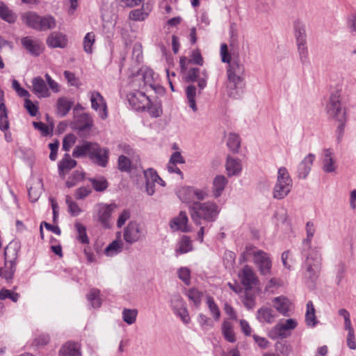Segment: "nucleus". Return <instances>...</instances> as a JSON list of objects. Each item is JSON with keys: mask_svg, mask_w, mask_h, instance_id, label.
I'll return each instance as SVG.
<instances>
[{"mask_svg": "<svg viewBox=\"0 0 356 356\" xmlns=\"http://www.w3.org/2000/svg\"><path fill=\"white\" fill-rule=\"evenodd\" d=\"M72 156L74 158L88 156L95 164L105 168L108 163L109 149L101 147L97 143L83 141L81 145L75 147Z\"/></svg>", "mask_w": 356, "mask_h": 356, "instance_id": "f257e3e1", "label": "nucleus"}, {"mask_svg": "<svg viewBox=\"0 0 356 356\" xmlns=\"http://www.w3.org/2000/svg\"><path fill=\"white\" fill-rule=\"evenodd\" d=\"M220 209L213 201L205 202H194L189 207V212L192 220L196 225H200L202 220L207 222H213L218 218Z\"/></svg>", "mask_w": 356, "mask_h": 356, "instance_id": "f03ea898", "label": "nucleus"}, {"mask_svg": "<svg viewBox=\"0 0 356 356\" xmlns=\"http://www.w3.org/2000/svg\"><path fill=\"white\" fill-rule=\"evenodd\" d=\"M227 74V89L230 97L238 99L245 86L243 74L244 66L237 60L229 61Z\"/></svg>", "mask_w": 356, "mask_h": 356, "instance_id": "7ed1b4c3", "label": "nucleus"}, {"mask_svg": "<svg viewBox=\"0 0 356 356\" xmlns=\"http://www.w3.org/2000/svg\"><path fill=\"white\" fill-rule=\"evenodd\" d=\"M302 255L306 257L302 264L304 279L314 283L318 277L321 270V254L316 248H313L309 252H305Z\"/></svg>", "mask_w": 356, "mask_h": 356, "instance_id": "20e7f679", "label": "nucleus"}, {"mask_svg": "<svg viewBox=\"0 0 356 356\" xmlns=\"http://www.w3.org/2000/svg\"><path fill=\"white\" fill-rule=\"evenodd\" d=\"M24 22L30 28L38 31H47L56 26V20L51 15H39L35 12H28L23 17Z\"/></svg>", "mask_w": 356, "mask_h": 356, "instance_id": "39448f33", "label": "nucleus"}, {"mask_svg": "<svg viewBox=\"0 0 356 356\" xmlns=\"http://www.w3.org/2000/svg\"><path fill=\"white\" fill-rule=\"evenodd\" d=\"M292 179L285 167L278 169L277 182L273 188V197L277 200L284 199L291 191Z\"/></svg>", "mask_w": 356, "mask_h": 356, "instance_id": "423d86ee", "label": "nucleus"}, {"mask_svg": "<svg viewBox=\"0 0 356 356\" xmlns=\"http://www.w3.org/2000/svg\"><path fill=\"white\" fill-rule=\"evenodd\" d=\"M246 252L253 257V261L261 275L269 276L271 275L272 259L267 252L256 250L254 247H247Z\"/></svg>", "mask_w": 356, "mask_h": 356, "instance_id": "0eeeda50", "label": "nucleus"}, {"mask_svg": "<svg viewBox=\"0 0 356 356\" xmlns=\"http://www.w3.org/2000/svg\"><path fill=\"white\" fill-rule=\"evenodd\" d=\"M19 247L15 242H11L5 249L6 268H0V276L7 280L13 278L15 271V261L17 257Z\"/></svg>", "mask_w": 356, "mask_h": 356, "instance_id": "6e6552de", "label": "nucleus"}, {"mask_svg": "<svg viewBox=\"0 0 356 356\" xmlns=\"http://www.w3.org/2000/svg\"><path fill=\"white\" fill-rule=\"evenodd\" d=\"M117 207L118 206L115 203L108 204L101 202L95 206V217L104 228L110 229L111 227V216Z\"/></svg>", "mask_w": 356, "mask_h": 356, "instance_id": "1a4fd4ad", "label": "nucleus"}, {"mask_svg": "<svg viewBox=\"0 0 356 356\" xmlns=\"http://www.w3.org/2000/svg\"><path fill=\"white\" fill-rule=\"evenodd\" d=\"M92 116L88 113H83L74 117L72 127L78 131L80 137L86 138L89 136L93 127Z\"/></svg>", "mask_w": 356, "mask_h": 356, "instance_id": "9d476101", "label": "nucleus"}, {"mask_svg": "<svg viewBox=\"0 0 356 356\" xmlns=\"http://www.w3.org/2000/svg\"><path fill=\"white\" fill-rule=\"evenodd\" d=\"M326 111L330 117L337 120H343L345 112L342 111L341 94L339 91H335L331 94L326 106Z\"/></svg>", "mask_w": 356, "mask_h": 356, "instance_id": "9b49d317", "label": "nucleus"}, {"mask_svg": "<svg viewBox=\"0 0 356 356\" xmlns=\"http://www.w3.org/2000/svg\"><path fill=\"white\" fill-rule=\"evenodd\" d=\"M298 323L295 319L289 318L284 323H279L268 332V337L273 339L286 338L289 335V332L296 327Z\"/></svg>", "mask_w": 356, "mask_h": 356, "instance_id": "f8f14e48", "label": "nucleus"}, {"mask_svg": "<svg viewBox=\"0 0 356 356\" xmlns=\"http://www.w3.org/2000/svg\"><path fill=\"white\" fill-rule=\"evenodd\" d=\"M127 100L136 111H145L146 106L150 103V99L145 93L139 90L128 94Z\"/></svg>", "mask_w": 356, "mask_h": 356, "instance_id": "ddd939ff", "label": "nucleus"}, {"mask_svg": "<svg viewBox=\"0 0 356 356\" xmlns=\"http://www.w3.org/2000/svg\"><path fill=\"white\" fill-rule=\"evenodd\" d=\"M143 235L140 225L136 221L129 222L124 228L123 238L129 244H133L140 241Z\"/></svg>", "mask_w": 356, "mask_h": 356, "instance_id": "4468645a", "label": "nucleus"}, {"mask_svg": "<svg viewBox=\"0 0 356 356\" xmlns=\"http://www.w3.org/2000/svg\"><path fill=\"white\" fill-rule=\"evenodd\" d=\"M140 73L143 77L144 86L149 87L154 90L156 93H161L163 92V88L156 81L157 75L154 72L152 69L145 68L140 70Z\"/></svg>", "mask_w": 356, "mask_h": 356, "instance_id": "2eb2a0df", "label": "nucleus"}, {"mask_svg": "<svg viewBox=\"0 0 356 356\" xmlns=\"http://www.w3.org/2000/svg\"><path fill=\"white\" fill-rule=\"evenodd\" d=\"M90 94L92 108L96 111H99V115L102 119H106L108 113L106 103L104 98L98 91H92Z\"/></svg>", "mask_w": 356, "mask_h": 356, "instance_id": "dca6fc26", "label": "nucleus"}, {"mask_svg": "<svg viewBox=\"0 0 356 356\" xmlns=\"http://www.w3.org/2000/svg\"><path fill=\"white\" fill-rule=\"evenodd\" d=\"M188 218L186 211H181L179 215L170 221V227L173 231H181L184 233L190 232L188 226Z\"/></svg>", "mask_w": 356, "mask_h": 356, "instance_id": "f3484780", "label": "nucleus"}, {"mask_svg": "<svg viewBox=\"0 0 356 356\" xmlns=\"http://www.w3.org/2000/svg\"><path fill=\"white\" fill-rule=\"evenodd\" d=\"M238 275L241 277L242 284L246 290L251 289L252 286L256 284L257 282L255 273L248 266H245Z\"/></svg>", "mask_w": 356, "mask_h": 356, "instance_id": "a211bd4d", "label": "nucleus"}, {"mask_svg": "<svg viewBox=\"0 0 356 356\" xmlns=\"http://www.w3.org/2000/svg\"><path fill=\"white\" fill-rule=\"evenodd\" d=\"M315 159V155L309 153L303 160L300 163L298 166L297 173L298 177L300 179H306L308 176L311 168Z\"/></svg>", "mask_w": 356, "mask_h": 356, "instance_id": "6ab92c4d", "label": "nucleus"}, {"mask_svg": "<svg viewBox=\"0 0 356 356\" xmlns=\"http://www.w3.org/2000/svg\"><path fill=\"white\" fill-rule=\"evenodd\" d=\"M322 169L325 172L331 173L337 169L336 160L334 158V153L330 149H325L322 156Z\"/></svg>", "mask_w": 356, "mask_h": 356, "instance_id": "aec40b11", "label": "nucleus"}, {"mask_svg": "<svg viewBox=\"0 0 356 356\" xmlns=\"http://www.w3.org/2000/svg\"><path fill=\"white\" fill-rule=\"evenodd\" d=\"M22 45L32 56H38L42 51L41 43L38 40H34L29 36L21 39Z\"/></svg>", "mask_w": 356, "mask_h": 356, "instance_id": "412c9836", "label": "nucleus"}, {"mask_svg": "<svg viewBox=\"0 0 356 356\" xmlns=\"http://www.w3.org/2000/svg\"><path fill=\"white\" fill-rule=\"evenodd\" d=\"M66 35L60 32H52L47 39V44L52 48H64L67 45Z\"/></svg>", "mask_w": 356, "mask_h": 356, "instance_id": "4be33fe9", "label": "nucleus"}, {"mask_svg": "<svg viewBox=\"0 0 356 356\" xmlns=\"http://www.w3.org/2000/svg\"><path fill=\"white\" fill-rule=\"evenodd\" d=\"M33 92L39 97H47L50 95L49 89L40 76L34 77L32 81Z\"/></svg>", "mask_w": 356, "mask_h": 356, "instance_id": "5701e85b", "label": "nucleus"}, {"mask_svg": "<svg viewBox=\"0 0 356 356\" xmlns=\"http://www.w3.org/2000/svg\"><path fill=\"white\" fill-rule=\"evenodd\" d=\"M60 356H81V345L79 343L67 341L59 350Z\"/></svg>", "mask_w": 356, "mask_h": 356, "instance_id": "b1692460", "label": "nucleus"}, {"mask_svg": "<svg viewBox=\"0 0 356 356\" xmlns=\"http://www.w3.org/2000/svg\"><path fill=\"white\" fill-rule=\"evenodd\" d=\"M276 317L274 310L266 306L259 308L257 312V318L261 323H273Z\"/></svg>", "mask_w": 356, "mask_h": 356, "instance_id": "393cba45", "label": "nucleus"}, {"mask_svg": "<svg viewBox=\"0 0 356 356\" xmlns=\"http://www.w3.org/2000/svg\"><path fill=\"white\" fill-rule=\"evenodd\" d=\"M274 308L281 314L288 316L290 310L291 302L284 296H279L273 300Z\"/></svg>", "mask_w": 356, "mask_h": 356, "instance_id": "a878e982", "label": "nucleus"}, {"mask_svg": "<svg viewBox=\"0 0 356 356\" xmlns=\"http://www.w3.org/2000/svg\"><path fill=\"white\" fill-rule=\"evenodd\" d=\"M228 181L223 175H217L213 180L212 194L214 198L219 197L224 191Z\"/></svg>", "mask_w": 356, "mask_h": 356, "instance_id": "bb28decb", "label": "nucleus"}, {"mask_svg": "<svg viewBox=\"0 0 356 356\" xmlns=\"http://www.w3.org/2000/svg\"><path fill=\"white\" fill-rule=\"evenodd\" d=\"M305 230L307 233V237L302 241V254H305V252L311 250L312 249V239L315 234L316 229L313 222L309 221L306 223Z\"/></svg>", "mask_w": 356, "mask_h": 356, "instance_id": "cd10ccee", "label": "nucleus"}, {"mask_svg": "<svg viewBox=\"0 0 356 356\" xmlns=\"http://www.w3.org/2000/svg\"><path fill=\"white\" fill-rule=\"evenodd\" d=\"M76 165V161L71 159L68 154H65L62 160L58 163V174L63 177L65 172Z\"/></svg>", "mask_w": 356, "mask_h": 356, "instance_id": "c85d7f7f", "label": "nucleus"}, {"mask_svg": "<svg viewBox=\"0 0 356 356\" xmlns=\"http://www.w3.org/2000/svg\"><path fill=\"white\" fill-rule=\"evenodd\" d=\"M242 170L240 160L234 159L229 156L227 158L226 170L229 177L238 175Z\"/></svg>", "mask_w": 356, "mask_h": 356, "instance_id": "c756f323", "label": "nucleus"}, {"mask_svg": "<svg viewBox=\"0 0 356 356\" xmlns=\"http://www.w3.org/2000/svg\"><path fill=\"white\" fill-rule=\"evenodd\" d=\"M73 102L68 100L66 97H60L56 103V114L59 117H65L70 111Z\"/></svg>", "mask_w": 356, "mask_h": 356, "instance_id": "7c9ffc66", "label": "nucleus"}, {"mask_svg": "<svg viewBox=\"0 0 356 356\" xmlns=\"http://www.w3.org/2000/svg\"><path fill=\"white\" fill-rule=\"evenodd\" d=\"M305 322L307 325L311 327H315L318 323L315 314V309L313 302L311 300L308 301L307 303Z\"/></svg>", "mask_w": 356, "mask_h": 356, "instance_id": "2f4dec72", "label": "nucleus"}, {"mask_svg": "<svg viewBox=\"0 0 356 356\" xmlns=\"http://www.w3.org/2000/svg\"><path fill=\"white\" fill-rule=\"evenodd\" d=\"M0 18L12 24L16 21L17 15L3 1H0Z\"/></svg>", "mask_w": 356, "mask_h": 356, "instance_id": "473e14b6", "label": "nucleus"}, {"mask_svg": "<svg viewBox=\"0 0 356 356\" xmlns=\"http://www.w3.org/2000/svg\"><path fill=\"white\" fill-rule=\"evenodd\" d=\"M193 186H184L177 191L179 200L184 203H193Z\"/></svg>", "mask_w": 356, "mask_h": 356, "instance_id": "72a5a7b5", "label": "nucleus"}, {"mask_svg": "<svg viewBox=\"0 0 356 356\" xmlns=\"http://www.w3.org/2000/svg\"><path fill=\"white\" fill-rule=\"evenodd\" d=\"M221 330L222 334L226 341L230 343H234L236 341V337L231 322L224 321L222 324Z\"/></svg>", "mask_w": 356, "mask_h": 356, "instance_id": "f704fd0d", "label": "nucleus"}, {"mask_svg": "<svg viewBox=\"0 0 356 356\" xmlns=\"http://www.w3.org/2000/svg\"><path fill=\"white\" fill-rule=\"evenodd\" d=\"M149 115L153 118H159L163 113L162 105L158 99L154 101L150 100V103L146 106V108Z\"/></svg>", "mask_w": 356, "mask_h": 356, "instance_id": "c9c22d12", "label": "nucleus"}, {"mask_svg": "<svg viewBox=\"0 0 356 356\" xmlns=\"http://www.w3.org/2000/svg\"><path fill=\"white\" fill-rule=\"evenodd\" d=\"M122 250V242L121 241L115 240L106 248L104 253L108 257H113L120 253Z\"/></svg>", "mask_w": 356, "mask_h": 356, "instance_id": "e433bc0d", "label": "nucleus"}, {"mask_svg": "<svg viewBox=\"0 0 356 356\" xmlns=\"http://www.w3.org/2000/svg\"><path fill=\"white\" fill-rule=\"evenodd\" d=\"M293 27L296 42H306L307 35L305 25L300 21H296Z\"/></svg>", "mask_w": 356, "mask_h": 356, "instance_id": "4c0bfd02", "label": "nucleus"}, {"mask_svg": "<svg viewBox=\"0 0 356 356\" xmlns=\"http://www.w3.org/2000/svg\"><path fill=\"white\" fill-rule=\"evenodd\" d=\"M88 180L92 184V188L97 192H103L108 186L107 180L104 177L89 178Z\"/></svg>", "mask_w": 356, "mask_h": 356, "instance_id": "58836bf2", "label": "nucleus"}, {"mask_svg": "<svg viewBox=\"0 0 356 356\" xmlns=\"http://www.w3.org/2000/svg\"><path fill=\"white\" fill-rule=\"evenodd\" d=\"M193 250L191 240L188 236H183L179 243V247L176 250L177 254H185Z\"/></svg>", "mask_w": 356, "mask_h": 356, "instance_id": "ea45409f", "label": "nucleus"}, {"mask_svg": "<svg viewBox=\"0 0 356 356\" xmlns=\"http://www.w3.org/2000/svg\"><path fill=\"white\" fill-rule=\"evenodd\" d=\"M186 94L188 100V106L192 110L195 112L197 110L195 97H196V88L193 85H190L186 88Z\"/></svg>", "mask_w": 356, "mask_h": 356, "instance_id": "a19ab883", "label": "nucleus"}, {"mask_svg": "<svg viewBox=\"0 0 356 356\" xmlns=\"http://www.w3.org/2000/svg\"><path fill=\"white\" fill-rule=\"evenodd\" d=\"M99 295L100 291L97 289H90L87 295V299L91 303L93 308H99L102 305V300Z\"/></svg>", "mask_w": 356, "mask_h": 356, "instance_id": "79ce46f5", "label": "nucleus"}, {"mask_svg": "<svg viewBox=\"0 0 356 356\" xmlns=\"http://www.w3.org/2000/svg\"><path fill=\"white\" fill-rule=\"evenodd\" d=\"M227 145L233 152H238L241 145L239 136L234 133H230L228 136Z\"/></svg>", "mask_w": 356, "mask_h": 356, "instance_id": "37998d69", "label": "nucleus"}, {"mask_svg": "<svg viewBox=\"0 0 356 356\" xmlns=\"http://www.w3.org/2000/svg\"><path fill=\"white\" fill-rule=\"evenodd\" d=\"M75 229L78 234L77 240L83 244H88L89 238L86 233V227L81 222H76L74 225Z\"/></svg>", "mask_w": 356, "mask_h": 356, "instance_id": "c03bdc74", "label": "nucleus"}, {"mask_svg": "<svg viewBox=\"0 0 356 356\" xmlns=\"http://www.w3.org/2000/svg\"><path fill=\"white\" fill-rule=\"evenodd\" d=\"M298 47V51L301 63L303 65H307L309 63V59L308 56V49L307 47V42H296Z\"/></svg>", "mask_w": 356, "mask_h": 356, "instance_id": "a18cd8bd", "label": "nucleus"}, {"mask_svg": "<svg viewBox=\"0 0 356 356\" xmlns=\"http://www.w3.org/2000/svg\"><path fill=\"white\" fill-rule=\"evenodd\" d=\"M122 314L124 321L128 325H132L136 321L138 311L135 309H124Z\"/></svg>", "mask_w": 356, "mask_h": 356, "instance_id": "49530a36", "label": "nucleus"}, {"mask_svg": "<svg viewBox=\"0 0 356 356\" xmlns=\"http://www.w3.org/2000/svg\"><path fill=\"white\" fill-rule=\"evenodd\" d=\"M207 304L211 314L213 315L215 321H218L220 316V312L218 306L214 301V299L211 296H208L207 300Z\"/></svg>", "mask_w": 356, "mask_h": 356, "instance_id": "de8ad7c7", "label": "nucleus"}, {"mask_svg": "<svg viewBox=\"0 0 356 356\" xmlns=\"http://www.w3.org/2000/svg\"><path fill=\"white\" fill-rule=\"evenodd\" d=\"M95 41V35L93 32L88 33L83 38V49L87 54H92V45Z\"/></svg>", "mask_w": 356, "mask_h": 356, "instance_id": "09e8293b", "label": "nucleus"}, {"mask_svg": "<svg viewBox=\"0 0 356 356\" xmlns=\"http://www.w3.org/2000/svg\"><path fill=\"white\" fill-rule=\"evenodd\" d=\"M66 204L68 207L69 213L73 216H77L81 212V209L76 202H74L70 195H67L65 198Z\"/></svg>", "mask_w": 356, "mask_h": 356, "instance_id": "8fccbe9b", "label": "nucleus"}, {"mask_svg": "<svg viewBox=\"0 0 356 356\" xmlns=\"http://www.w3.org/2000/svg\"><path fill=\"white\" fill-rule=\"evenodd\" d=\"M170 305L174 312L179 310V309H182V307H186L185 302H184L181 296L179 294H175L172 296L170 300Z\"/></svg>", "mask_w": 356, "mask_h": 356, "instance_id": "3c124183", "label": "nucleus"}, {"mask_svg": "<svg viewBox=\"0 0 356 356\" xmlns=\"http://www.w3.org/2000/svg\"><path fill=\"white\" fill-rule=\"evenodd\" d=\"M118 169L121 172L131 171V161L127 156L124 155H121L118 157Z\"/></svg>", "mask_w": 356, "mask_h": 356, "instance_id": "603ef678", "label": "nucleus"}, {"mask_svg": "<svg viewBox=\"0 0 356 356\" xmlns=\"http://www.w3.org/2000/svg\"><path fill=\"white\" fill-rule=\"evenodd\" d=\"M187 296L196 306H199L201 303L202 293L196 289H191L187 293Z\"/></svg>", "mask_w": 356, "mask_h": 356, "instance_id": "864d4df0", "label": "nucleus"}, {"mask_svg": "<svg viewBox=\"0 0 356 356\" xmlns=\"http://www.w3.org/2000/svg\"><path fill=\"white\" fill-rule=\"evenodd\" d=\"M19 298L17 293H15L9 289H2L0 291V300H3L6 298L10 299L13 302H16Z\"/></svg>", "mask_w": 356, "mask_h": 356, "instance_id": "5fc2aeb1", "label": "nucleus"}, {"mask_svg": "<svg viewBox=\"0 0 356 356\" xmlns=\"http://www.w3.org/2000/svg\"><path fill=\"white\" fill-rule=\"evenodd\" d=\"M202 76L200 70L197 67L190 68L186 74V81L187 82H195Z\"/></svg>", "mask_w": 356, "mask_h": 356, "instance_id": "6e6d98bb", "label": "nucleus"}, {"mask_svg": "<svg viewBox=\"0 0 356 356\" xmlns=\"http://www.w3.org/2000/svg\"><path fill=\"white\" fill-rule=\"evenodd\" d=\"M76 137L73 134H67L63 140V149L68 152L72 146L76 143Z\"/></svg>", "mask_w": 356, "mask_h": 356, "instance_id": "4d7b16f0", "label": "nucleus"}, {"mask_svg": "<svg viewBox=\"0 0 356 356\" xmlns=\"http://www.w3.org/2000/svg\"><path fill=\"white\" fill-rule=\"evenodd\" d=\"M272 0H257L256 9L261 13L268 12L271 7Z\"/></svg>", "mask_w": 356, "mask_h": 356, "instance_id": "13d9d810", "label": "nucleus"}, {"mask_svg": "<svg viewBox=\"0 0 356 356\" xmlns=\"http://www.w3.org/2000/svg\"><path fill=\"white\" fill-rule=\"evenodd\" d=\"M147 15V13L143 12V9H135L130 12L129 18L134 21H143Z\"/></svg>", "mask_w": 356, "mask_h": 356, "instance_id": "bf43d9fd", "label": "nucleus"}, {"mask_svg": "<svg viewBox=\"0 0 356 356\" xmlns=\"http://www.w3.org/2000/svg\"><path fill=\"white\" fill-rule=\"evenodd\" d=\"M197 321L203 329L212 327L213 326L212 320L203 314H199Z\"/></svg>", "mask_w": 356, "mask_h": 356, "instance_id": "052dcab7", "label": "nucleus"}, {"mask_svg": "<svg viewBox=\"0 0 356 356\" xmlns=\"http://www.w3.org/2000/svg\"><path fill=\"white\" fill-rule=\"evenodd\" d=\"M193 202L204 200L205 198L208 197V193L207 191L197 188L195 187H193Z\"/></svg>", "mask_w": 356, "mask_h": 356, "instance_id": "680f3d73", "label": "nucleus"}, {"mask_svg": "<svg viewBox=\"0 0 356 356\" xmlns=\"http://www.w3.org/2000/svg\"><path fill=\"white\" fill-rule=\"evenodd\" d=\"M92 193L90 187L82 186L76 190L75 197L78 200H82L88 196Z\"/></svg>", "mask_w": 356, "mask_h": 356, "instance_id": "e2e57ef3", "label": "nucleus"}, {"mask_svg": "<svg viewBox=\"0 0 356 356\" xmlns=\"http://www.w3.org/2000/svg\"><path fill=\"white\" fill-rule=\"evenodd\" d=\"M178 276L185 284H188L190 282V270L188 268L182 267L178 270Z\"/></svg>", "mask_w": 356, "mask_h": 356, "instance_id": "0e129e2a", "label": "nucleus"}, {"mask_svg": "<svg viewBox=\"0 0 356 356\" xmlns=\"http://www.w3.org/2000/svg\"><path fill=\"white\" fill-rule=\"evenodd\" d=\"M276 352L281 353L283 355H288L291 352V348L289 345L282 342H277L275 343Z\"/></svg>", "mask_w": 356, "mask_h": 356, "instance_id": "69168bd1", "label": "nucleus"}, {"mask_svg": "<svg viewBox=\"0 0 356 356\" xmlns=\"http://www.w3.org/2000/svg\"><path fill=\"white\" fill-rule=\"evenodd\" d=\"M144 176L145 181L156 182L158 181V179H159V176L157 172L152 168H149L147 170H145Z\"/></svg>", "mask_w": 356, "mask_h": 356, "instance_id": "338daca9", "label": "nucleus"}, {"mask_svg": "<svg viewBox=\"0 0 356 356\" xmlns=\"http://www.w3.org/2000/svg\"><path fill=\"white\" fill-rule=\"evenodd\" d=\"M24 107L31 116H35L38 112V107L29 99H25Z\"/></svg>", "mask_w": 356, "mask_h": 356, "instance_id": "774afa93", "label": "nucleus"}]
</instances>
